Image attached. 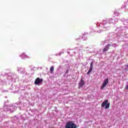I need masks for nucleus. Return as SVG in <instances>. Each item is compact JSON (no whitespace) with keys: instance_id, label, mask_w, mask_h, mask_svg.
Here are the masks:
<instances>
[{"instance_id":"f257e3e1","label":"nucleus","mask_w":128,"mask_h":128,"mask_svg":"<svg viewBox=\"0 0 128 128\" xmlns=\"http://www.w3.org/2000/svg\"><path fill=\"white\" fill-rule=\"evenodd\" d=\"M78 126L72 122L70 121L66 123L65 128H76Z\"/></svg>"},{"instance_id":"f03ea898","label":"nucleus","mask_w":128,"mask_h":128,"mask_svg":"<svg viewBox=\"0 0 128 128\" xmlns=\"http://www.w3.org/2000/svg\"><path fill=\"white\" fill-rule=\"evenodd\" d=\"M110 106V104L108 102V100H104L101 104L102 108H104V106H105L106 110L109 108Z\"/></svg>"},{"instance_id":"7ed1b4c3","label":"nucleus","mask_w":128,"mask_h":128,"mask_svg":"<svg viewBox=\"0 0 128 128\" xmlns=\"http://www.w3.org/2000/svg\"><path fill=\"white\" fill-rule=\"evenodd\" d=\"M108 79L106 78L105 79L103 82L102 85L101 86V90H104V88L106 86V84H108Z\"/></svg>"},{"instance_id":"20e7f679","label":"nucleus","mask_w":128,"mask_h":128,"mask_svg":"<svg viewBox=\"0 0 128 128\" xmlns=\"http://www.w3.org/2000/svg\"><path fill=\"white\" fill-rule=\"evenodd\" d=\"M42 82V79H40V78H38L34 82V84H40Z\"/></svg>"},{"instance_id":"39448f33","label":"nucleus","mask_w":128,"mask_h":128,"mask_svg":"<svg viewBox=\"0 0 128 128\" xmlns=\"http://www.w3.org/2000/svg\"><path fill=\"white\" fill-rule=\"evenodd\" d=\"M78 86V88H82L84 86V79L82 78L80 80V81L79 82Z\"/></svg>"},{"instance_id":"423d86ee","label":"nucleus","mask_w":128,"mask_h":128,"mask_svg":"<svg viewBox=\"0 0 128 128\" xmlns=\"http://www.w3.org/2000/svg\"><path fill=\"white\" fill-rule=\"evenodd\" d=\"M112 45L110 44H106L104 48L103 49V52H108V50H110V46H111Z\"/></svg>"},{"instance_id":"0eeeda50","label":"nucleus","mask_w":128,"mask_h":128,"mask_svg":"<svg viewBox=\"0 0 128 128\" xmlns=\"http://www.w3.org/2000/svg\"><path fill=\"white\" fill-rule=\"evenodd\" d=\"M21 57L23 60H26V58H28V55L24 53H23L21 55Z\"/></svg>"},{"instance_id":"6e6552de","label":"nucleus","mask_w":128,"mask_h":128,"mask_svg":"<svg viewBox=\"0 0 128 128\" xmlns=\"http://www.w3.org/2000/svg\"><path fill=\"white\" fill-rule=\"evenodd\" d=\"M54 66H52L50 68V74H52L54 72Z\"/></svg>"},{"instance_id":"1a4fd4ad","label":"nucleus","mask_w":128,"mask_h":128,"mask_svg":"<svg viewBox=\"0 0 128 128\" xmlns=\"http://www.w3.org/2000/svg\"><path fill=\"white\" fill-rule=\"evenodd\" d=\"M92 68H90L88 72H87V74H90V73L92 72Z\"/></svg>"},{"instance_id":"9d476101","label":"nucleus","mask_w":128,"mask_h":128,"mask_svg":"<svg viewBox=\"0 0 128 128\" xmlns=\"http://www.w3.org/2000/svg\"><path fill=\"white\" fill-rule=\"evenodd\" d=\"M90 68H94V62H92L90 64Z\"/></svg>"}]
</instances>
